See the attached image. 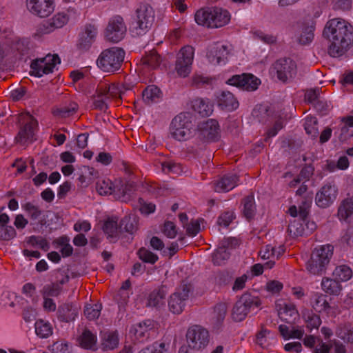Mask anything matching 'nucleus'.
Wrapping results in <instances>:
<instances>
[{
    "label": "nucleus",
    "mask_w": 353,
    "mask_h": 353,
    "mask_svg": "<svg viewBox=\"0 0 353 353\" xmlns=\"http://www.w3.org/2000/svg\"><path fill=\"white\" fill-rule=\"evenodd\" d=\"M323 37L330 42L329 54L340 57L347 50L353 40V28L343 19H332L326 23Z\"/></svg>",
    "instance_id": "1"
},
{
    "label": "nucleus",
    "mask_w": 353,
    "mask_h": 353,
    "mask_svg": "<svg viewBox=\"0 0 353 353\" xmlns=\"http://www.w3.org/2000/svg\"><path fill=\"white\" fill-rule=\"evenodd\" d=\"M333 250L334 247L329 244L314 249L309 260L306 262V270L314 275L325 274L333 255Z\"/></svg>",
    "instance_id": "2"
},
{
    "label": "nucleus",
    "mask_w": 353,
    "mask_h": 353,
    "mask_svg": "<svg viewBox=\"0 0 353 353\" xmlns=\"http://www.w3.org/2000/svg\"><path fill=\"white\" fill-rule=\"evenodd\" d=\"M194 19L199 25L208 28H219L230 21V15L226 10L221 8H206L198 10Z\"/></svg>",
    "instance_id": "3"
},
{
    "label": "nucleus",
    "mask_w": 353,
    "mask_h": 353,
    "mask_svg": "<svg viewBox=\"0 0 353 353\" xmlns=\"http://www.w3.org/2000/svg\"><path fill=\"white\" fill-rule=\"evenodd\" d=\"M125 57L124 50L118 47L104 50L97 60L98 67L106 72H114L120 69Z\"/></svg>",
    "instance_id": "4"
},
{
    "label": "nucleus",
    "mask_w": 353,
    "mask_h": 353,
    "mask_svg": "<svg viewBox=\"0 0 353 353\" xmlns=\"http://www.w3.org/2000/svg\"><path fill=\"white\" fill-rule=\"evenodd\" d=\"M193 127L192 115L189 112H181L172 119L170 134L178 141H185L192 137Z\"/></svg>",
    "instance_id": "5"
},
{
    "label": "nucleus",
    "mask_w": 353,
    "mask_h": 353,
    "mask_svg": "<svg viewBox=\"0 0 353 353\" xmlns=\"http://www.w3.org/2000/svg\"><path fill=\"white\" fill-rule=\"evenodd\" d=\"M261 302L256 296H253L249 292L243 294L235 303L232 312V317L234 321L240 322L245 319L251 308L258 307Z\"/></svg>",
    "instance_id": "6"
},
{
    "label": "nucleus",
    "mask_w": 353,
    "mask_h": 353,
    "mask_svg": "<svg viewBox=\"0 0 353 353\" xmlns=\"http://www.w3.org/2000/svg\"><path fill=\"white\" fill-rule=\"evenodd\" d=\"M154 21V12L148 4H142L137 9V20L133 23L132 33L137 36L145 34Z\"/></svg>",
    "instance_id": "7"
},
{
    "label": "nucleus",
    "mask_w": 353,
    "mask_h": 353,
    "mask_svg": "<svg viewBox=\"0 0 353 353\" xmlns=\"http://www.w3.org/2000/svg\"><path fill=\"white\" fill-rule=\"evenodd\" d=\"M188 348L200 350L205 348L209 343L208 331L201 325L190 327L186 333Z\"/></svg>",
    "instance_id": "8"
},
{
    "label": "nucleus",
    "mask_w": 353,
    "mask_h": 353,
    "mask_svg": "<svg viewBox=\"0 0 353 353\" xmlns=\"http://www.w3.org/2000/svg\"><path fill=\"white\" fill-rule=\"evenodd\" d=\"M192 291V288L190 284L182 283L170 297L168 306L170 312L173 314H181L184 310Z\"/></svg>",
    "instance_id": "9"
},
{
    "label": "nucleus",
    "mask_w": 353,
    "mask_h": 353,
    "mask_svg": "<svg viewBox=\"0 0 353 353\" xmlns=\"http://www.w3.org/2000/svg\"><path fill=\"white\" fill-rule=\"evenodd\" d=\"M272 70L278 79L283 83L293 79L297 72L296 64L290 58L278 59L273 63Z\"/></svg>",
    "instance_id": "10"
},
{
    "label": "nucleus",
    "mask_w": 353,
    "mask_h": 353,
    "mask_svg": "<svg viewBox=\"0 0 353 353\" xmlns=\"http://www.w3.org/2000/svg\"><path fill=\"white\" fill-rule=\"evenodd\" d=\"M127 28L123 19L117 15L110 19L105 30V39L112 43H118L121 41L126 33Z\"/></svg>",
    "instance_id": "11"
},
{
    "label": "nucleus",
    "mask_w": 353,
    "mask_h": 353,
    "mask_svg": "<svg viewBox=\"0 0 353 353\" xmlns=\"http://www.w3.org/2000/svg\"><path fill=\"white\" fill-rule=\"evenodd\" d=\"M60 62V58L57 54L53 56L48 54L46 57L36 59L30 65L32 69L30 74L41 77L44 74H50L52 72L55 65Z\"/></svg>",
    "instance_id": "12"
},
{
    "label": "nucleus",
    "mask_w": 353,
    "mask_h": 353,
    "mask_svg": "<svg viewBox=\"0 0 353 353\" xmlns=\"http://www.w3.org/2000/svg\"><path fill=\"white\" fill-rule=\"evenodd\" d=\"M226 83L246 91H254L261 83L259 79L250 73L233 75L228 79Z\"/></svg>",
    "instance_id": "13"
},
{
    "label": "nucleus",
    "mask_w": 353,
    "mask_h": 353,
    "mask_svg": "<svg viewBox=\"0 0 353 353\" xmlns=\"http://www.w3.org/2000/svg\"><path fill=\"white\" fill-rule=\"evenodd\" d=\"M194 52V48L190 46L181 49L176 61V70L181 77H185L190 72Z\"/></svg>",
    "instance_id": "14"
},
{
    "label": "nucleus",
    "mask_w": 353,
    "mask_h": 353,
    "mask_svg": "<svg viewBox=\"0 0 353 353\" xmlns=\"http://www.w3.org/2000/svg\"><path fill=\"white\" fill-rule=\"evenodd\" d=\"M199 138L205 142L216 141L220 137V127L215 119H208L199 125Z\"/></svg>",
    "instance_id": "15"
},
{
    "label": "nucleus",
    "mask_w": 353,
    "mask_h": 353,
    "mask_svg": "<svg viewBox=\"0 0 353 353\" xmlns=\"http://www.w3.org/2000/svg\"><path fill=\"white\" fill-rule=\"evenodd\" d=\"M26 123L21 127L15 139L21 144H25L27 141L32 142L35 131L38 126V122L32 115H26Z\"/></svg>",
    "instance_id": "16"
},
{
    "label": "nucleus",
    "mask_w": 353,
    "mask_h": 353,
    "mask_svg": "<svg viewBox=\"0 0 353 353\" xmlns=\"http://www.w3.org/2000/svg\"><path fill=\"white\" fill-rule=\"evenodd\" d=\"M337 194L338 189L335 185L326 184L316 194V204L321 208H326L334 203Z\"/></svg>",
    "instance_id": "17"
},
{
    "label": "nucleus",
    "mask_w": 353,
    "mask_h": 353,
    "mask_svg": "<svg viewBox=\"0 0 353 353\" xmlns=\"http://www.w3.org/2000/svg\"><path fill=\"white\" fill-rule=\"evenodd\" d=\"M27 8L39 17H47L54 11V0H27Z\"/></svg>",
    "instance_id": "18"
},
{
    "label": "nucleus",
    "mask_w": 353,
    "mask_h": 353,
    "mask_svg": "<svg viewBox=\"0 0 353 353\" xmlns=\"http://www.w3.org/2000/svg\"><path fill=\"white\" fill-rule=\"evenodd\" d=\"M154 321L147 319L134 325L130 332L135 336L137 339L143 342L150 338L151 332H154Z\"/></svg>",
    "instance_id": "19"
},
{
    "label": "nucleus",
    "mask_w": 353,
    "mask_h": 353,
    "mask_svg": "<svg viewBox=\"0 0 353 353\" xmlns=\"http://www.w3.org/2000/svg\"><path fill=\"white\" fill-rule=\"evenodd\" d=\"M97 34V28L91 24L85 26V30L83 32L78 40L77 47L78 50L85 52L90 49L93 43Z\"/></svg>",
    "instance_id": "20"
},
{
    "label": "nucleus",
    "mask_w": 353,
    "mask_h": 353,
    "mask_svg": "<svg viewBox=\"0 0 353 353\" xmlns=\"http://www.w3.org/2000/svg\"><path fill=\"white\" fill-rule=\"evenodd\" d=\"M216 103L222 110L233 111L238 108L239 101L229 91H222L216 97Z\"/></svg>",
    "instance_id": "21"
},
{
    "label": "nucleus",
    "mask_w": 353,
    "mask_h": 353,
    "mask_svg": "<svg viewBox=\"0 0 353 353\" xmlns=\"http://www.w3.org/2000/svg\"><path fill=\"white\" fill-rule=\"evenodd\" d=\"M229 51L225 45H216L207 52L208 61L213 64H219L227 59Z\"/></svg>",
    "instance_id": "22"
},
{
    "label": "nucleus",
    "mask_w": 353,
    "mask_h": 353,
    "mask_svg": "<svg viewBox=\"0 0 353 353\" xmlns=\"http://www.w3.org/2000/svg\"><path fill=\"white\" fill-rule=\"evenodd\" d=\"M119 218L116 216L108 217L103 225V230L107 234L108 239L117 240L120 234L123 233V229L118 224Z\"/></svg>",
    "instance_id": "23"
},
{
    "label": "nucleus",
    "mask_w": 353,
    "mask_h": 353,
    "mask_svg": "<svg viewBox=\"0 0 353 353\" xmlns=\"http://www.w3.org/2000/svg\"><path fill=\"white\" fill-rule=\"evenodd\" d=\"M337 216L341 221L349 222L353 220V196L341 201L338 207Z\"/></svg>",
    "instance_id": "24"
},
{
    "label": "nucleus",
    "mask_w": 353,
    "mask_h": 353,
    "mask_svg": "<svg viewBox=\"0 0 353 353\" xmlns=\"http://www.w3.org/2000/svg\"><path fill=\"white\" fill-rule=\"evenodd\" d=\"M239 176L236 174L224 175L215 185L216 192H228L237 185Z\"/></svg>",
    "instance_id": "25"
},
{
    "label": "nucleus",
    "mask_w": 353,
    "mask_h": 353,
    "mask_svg": "<svg viewBox=\"0 0 353 353\" xmlns=\"http://www.w3.org/2000/svg\"><path fill=\"white\" fill-rule=\"evenodd\" d=\"M9 220V216L6 214H0V241H10L17 234L12 226L6 225Z\"/></svg>",
    "instance_id": "26"
},
{
    "label": "nucleus",
    "mask_w": 353,
    "mask_h": 353,
    "mask_svg": "<svg viewBox=\"0 0 353 353\" xmlns=\"http://www.w3.org/2000/svg\"><path fill=\"white\" fill-rule=\"evenodd\" d=\"M58 318L63 322H70L75 319L78 308L72 304L65 303L59 307Z\"/></svg>",
    "instance_id": "27"
},
{
    "label": "nucleus",
    "mask_w": 353,
    "mask_h": 353,
    "mask_svg": "<svg viewBox=\"0 0 353 353\" xmlns=\"http://www.w3.org/2000/svg\"><path fill=\"white\" fill-rule=\"evenodd\" d=\"M322 290L330 295H339L342 290V285L341 283L332 278L323 277L321 281Z\"/></svg>",
    "instance_id": "28"
},
{
    "label": "nucleus",
    "mask_w": 353,
    "mask_h": 353,
    "mask_svg": "<svg viewBox=\"0 0 353 353\" xmlns=\"http://www.w3.org/2000/svg\"><path fill=\"white\" fill-rule=\"evenodd\" d=\"M136 185L132 181H127L124 184H121L119 187L117 186L114 188V192L118 195L119 199L123 202H128L130 200L132 194L135 190Z\"/></svg>",
    "instance_id": "29"
},
{
    "label": "nucleus",
    "mask_w": 353,
    "mask_h": 353,
    "mask_svg": "<svg viewBox=\"0 0 353 353\" xmlns=\"http://www.w3.org/2000/svg\"><path fill=\"white\" fill-rule=\"evenodd\" d=\"M80 346L86 350L96 351L97 336L88 329H85L79 339Z\"/></svg>",
    "instance_id": "30"
},
{
    "label": "nucleus",
    "mask_w": 353,
    "mask_h": 353,
    "mask_svg": "<svg viewBox=\"0 0 353 353\" xmlns=\"http://www.w3.org/2000/svg\"><path fill=\"white\" fill-rule=\"evenodd\" d=\"M68 21V17L65 13H58L52 19L43 23L46 32L53 31L56 28H62Z\"/></svg>",
    "instance_id": "31"
},
{
    "label": "nucleus",
    "mask_w": 353,
    "mask_h": 353,
    "mask_svg": "<svg viewBox=\"0 0 353 353\" xmlns=\"http://www.w3.org/2000/svg\"><path fill=\"white\" fill-rule=\"evenodd\" d=\"M160 89L154 85H148L142 93L143 100L147 105L157 102L161 98Z\"/></svg>",
    "instance_id": "32"
},
{
    "label": "nucleus",
    "mask_w": 353,
    "mask_h": 353,
    "mask_svg": "<svg viewBox=\"0 0 353 353\" xmlns=\"http://www.w3.org/2000/svg\"><path fill=\"white\" fill-rule=\"evenodd\" d=\"M192 109L202 117H207L213 112V105L208 100L196 99L192 101Z\"/></svg>",
    "instance_id": "33"
},
{
    "label": "nucleus",
    "mask_w": 353,
    "mask_h": 353,
    "mask_svg": "<svg viewBox=\"0 0 353 353\" xmlns=\"http://www.w3.org/2000/svg\"><path fill=\"white\" fill-rule=\"evenodd\" d=\"M139 218L134 214L125 216L120 221V228L123 232L134 234L138 229Z\"/></svg>",
    "instance_id": "34"
},
{
    "label": "nucleus",
    "mask_w": 353,
    "mask_h": 353,
    "mask_svg": "<svg viewBox=\"0 0 353 353\" xmlns=\"http://www.w3.org/2000/svg\"><path fill=\"white\" fill-rule=\"evenodd\" d=\"M30 40L27 38L14 39L11 43V49L16 52L20 56L29 54L30 52Z\"/></svg>",
    "instance_id": "35"
},
{
    "label": "nucleus",
    "mask_w": 353,
    "mask_h": 353,
    "mask_svg": "<svg viewBox=\"0 0 353 353\" xmlns=\"http://www.w3.org/2000/svg\"><path fill=\"white\" fill-rule=\"evenodd\" d=\"M167 294L166 286L161 285L159 289L151 292L148 299V305L153 307L159 305L165 299Z\"/></svg>",
    "instance_id": "36"
},
{
    "label": "nucleus",
    "mask_w": 353,
    "mask_h": 353,
    "mask_svg": "<svg viewBox=\"0 0 353 353\" xmlns=\"http://www.w3.org/2000/svg\"><path fill=\"white\" fill-rule=\"evenodd\" d=\"M110 94L112 97H119L122 99V95L124 94V91L122 90V87L119 83H112L109 85H105L104 88H101L99 90L98 97H101L106 94Z\"/></svg>",
    "instance_id": "37"
},
{
    "label": "nucleus",
    "mask_w": 353,
    "mask_h": 353,
    "mask_svg": "<svg viewBox=\"0 0 353 353\" xmlns=\"http://www.w3.org/2000/svg\"><path fill=\"white\" fill-rule=\"evenodd\" d=\"M227 305L225 303H219L214 307L213 321L214 326L219 328L221 325L227 312Z\"/></svg>",
    "instance_id": "38"
},
{
    "label": "nucleus",
    "mask_w": 353,
    "mask_h": 353,
    "mask_svg": "<svg viewBox=\"0 0 353 353\" xmlns=\"http://www.w3.org/2000/svg\"><path fill=\"white\" fill-rule=\"evenodd\" d=\"M312 305L316 312H321L330 308L327 295L317 293L312 299Z\"/></svg>",
    "instance_id": "39"
},
{
    "label": "nucleus",
    "mask_w": 353,
    "mask_h": 353,
    "mask_svg": "<svg viewBox=\"0 0 353 353\" xmlns=\"http://www.w3.org/2000/svg\"><path fill=\"white\" fill-rule=\"evenodd\" d=\"M141 62L143 65L148 68L156 69L160 65L161 58L157 54V51L151 50L141 58Z\"/></svg>",
    "instance_id": "40"
},
{
    "label": "nucleus",
    "mask_w": 353,
    "mask_h": 353,
    "mask_svg": "<svg viewBox=\"0 0 353 353\" xmlns=\"http://www.w3.org/2000/svg\"><path fill=\"white\" fill-rule=\"evenodd\" d=\"M332 276L340 283L347 281L352 276V271L349 266L341 265L336 267L332 272Z\"/></svg>",
    "instance_id": "41"
},
{
    "label": "nucleus",
    "mask_w": 353,
    "mask_h": 353,
    "mask_svg": "<svg viewBox=\"0 0 353 353\" xmlns=\"http://www.w3.org/2000/svg\"><path fill=\"white\" fill-rule=\"evenodd\" d=\"M119 344V337L116 332L105 333L103 335L101 347L103 350H113Z\"/></svg>",
    "instance_id": "42"
},
{
    "label": "nucleus",
    "mask_w": 353,
    "mask_h": 353,
    "mask_svg": "<svg viewBox=\"0 0 353 353\" xmlns=\"http://www.w3.org/2000/svg\"><path fill=\"white\" fill-rule=\"evenodd\" d=\"M255 203L254 196H248L243 200V214L248 220L252 219L255 215Z\"/></svg>",
    "instance_id": "43"
},
{
    "label": "nucleus",
    "mask_w": 353,
    "mask_h": 353,
    "mask_svg": "<svg viewBox=\"0 0 353 353\" xmlns=\"http://www.w3.org/2000/svg\"><path fill=\"white\" fill-rule=\"evenodd\" d=\"M230 255L227 249L220 245L213 253L212 262L214 265H221L229 259Z\"/></svg>",
    "instance_id": "44"
},
{
    "label": "nucleus",
    "mask_w": 353,
    "mask_h": 353,
    "mask_svg": "<svg viewBox=\"0 0 353 353\" xmlns=\"http://www.w3.org/2000/svg\"><path fill=\"white\" fill-rule=\"evenodd\" d=\"M288 312L290 313V317L299 316L298 311L296 310L294 304H285L284 307L279 311L278 315L281 321H285L287 323H292V319L284 316V315L287 314Z\"/></svg>",
    "instance_id": "45"
},
{
    "label": "nucleus",
    "mask_w": 353,
    "mask_h": 353,
    "mask_svg": "<svg viewBox=\"0 0 353 353\" xmlns=\"http://www.w3.org/2000/svg\"><path fill=\"white\" fill-rule=\"evenodd\" d=\"M34 326L36 334L41 338H47L52 333L50 324L43 320L36 321Z\"/></svg>",
    "instance_id": "46"
},
{
    "label": "nucleus",
    "mask_w": 353,
    "mask_h": 353,
    "mask_svg": "<svg viewBox=\"0 0 353 353\" xmlns=\"http://www.w3.org/2000/svg\"><path fill=\"white\" fill-rule=\"evenodd\" d=\"M303 318L307 323V327L310 329H318L321 323L320 316L311 311L303 313Z\"/></svg>",
    "instance_id": "47"
},
{
    "label": "nucleus",
    "mask_w": 353,
    "mask_h": 353,
    "mask_svg": "<svg viewBox=\"0 0 353 353\" xmlns=\"http://www.w3.org/2000/svg\"><path fill=\"white\" fill-rule=\"evenodd\" d=\"M137 254L142 261L150 264H154L159 259V257L156 254L145 248H141L138 250Z\"/></svg>",
    "instance_id": "48"
},
{
    "label": "nucleus",
    "mask_w": 353,
    "mask_h": 353,
    "mask_svg": "<svg viewBox=\"0 0 353 353\" xmlns=\"http://www.w3.org/2000/svg\"><path fill=\"white\" fill-rule=\"evenodd\" d=\"M314 27L313 26L303 27L299 38V42L301 45H307L312 42L314 39Z\"/></svg>",
    "instance_id": "49"
},
{
    "label": "nucleus",
    "mask_w": 353,
    "mask_h": 353,
    "mask_svg": "<svg viewBox=\"0 0 353 353\" xmlns=\"http://www.w3.org/2000/svg\"><path fill=\"white\" fill-rule=\"evenodd\" d=\"M269 107L266 105H256L252 111V116L257 119L261 123H264L267 121L269 117Z\"/></svg>",
    "instance_id": "50"
},
{
    "label": "nucleus",
    "mask_w": 353,
    "mask_h": 353,
    "mask_svg": "<svg viewBox=\"0 0 353 353\" xmlns=\"http://www.w3.org/2000/svg\"><path fill=\"white\" fill-rule=\"evenodd\" d=\"M317 120L316 118H307L304 123L306 133L310 135L312 139H316L319 135V130L316 127Z\"/></svg>",
    "instance_id": "51"
},
{
    "label": "nucleus",
    "mask_w": 353,
    "mask_h": 353,
    "mask_svg": "<svg viewBox=\"0 0 353 353\" xmlns=\"http://www.w3.org/2000/svg\"><path fill=\"white\" fill-rule=\"evenodd\" d=\"M61 290V288L57 283H52L51 285H46L41 293L43 298L48 296H57Z\"/></svg>",
    "instance_id": "52"
},
{
    "label": "nucleus",
    "mask_w": 353,
    "mask_h": 353,
    "mask_svg": "<svg viewBox=\"0 0 353 353\" xmlns=\"http://www.w3.org/2000/svg\"><path fill=\"white\" fill-rule=\"evenodd\" d=\"M101 309V305H87L84 309V314L89 320H94L99 316Z\"/></svg>",
    "instance_id": "53"
},
{
    "label": "nucleus",
    "mask_w": 353,
    "mask_h": 353,
    "mask_svg": "<svg viewBox=\"0 0 353 353\" xmlns=\"http://www.w3.org/2000/svg\"><path fill=\"white\" fill-rule=\"evenodd\" d=\"M78 105L75 103H70L68 106H63L57 109L54 112V114L61 117H67L73 114L77 110Z\"/></svg>",
    "instance_id": "54"
},
{
    "label": "nucleus",
    "mask_w": 353,
    "mask_h": 353,
    "mask_svg": "<svg viewBox=\"0 0 353 353\" xmlns=\"http://www.w3.org/2000/svg\"><path fill=\"white\" fill-rule=\"evenodd\" d=\"M163 171L166 173L179 174L181 172V165L173 161H165L161 163Z\"/></svg>",
    "instance_id": "55"
},
{
    "label": "nucleus",
    "mask_w": 353,
    "mask_h": 353,
    "mask_svg": "<svg viewBox=\"0 0 353 353\" xmlns=\"http://www.w3.org/2000/svg\"><path fill=\"white\" fill-rule=\"evenodd\" d=\"M28 243L32 245H39V248L44 251H48L50 246L46 239L41 236H31L29 238Z\"/></svg>",
    "instance_id": "56"
},
{
    "label": "nucleus",
    "mask_w": 353,
    "mask_h": 353,
    "mask_svg": "<svg viewBox=\"0 0 353 353\" xmlns=\"http://www.w3.org/2000/svg\"><path fill=\"white\" fill-rule=\"evenodd\" d=\"M23 208L29 214L32 219L36 220L41 214V210L30 202L25 203Z\"/></svg>",
    "instance_id": "57"
},
{
    "label": "nucleus",
    "mask_w": 353,
    "mask_h": 353,
    "mask_svg": "<svg viewBox=\"0 0 353 353\" xmlns=\"http://www.w3.org/2000/svg\"><path fill=\"white\" fill-rule=\"evenodd\" d=\"M303 223H299V221H294L292 222L288 228V232L290 235H293L294 236H302L303 234Z\"/></svg>",
    "instance_id": "58"
},
{
    "label": "nucleus",
    "mask_w": 353,
    "mask_h": 353,
    "mask_svg": "<svg viewBox=\"0 0 353 353\" xmlns=\"http://www.w3.org/2000/svg\"><path fill=\"white\" fill-rule=\"evenodd\" d=\"M96 190L101 195L111 194L113 192L111 185L105 181L97 182L96 184Z\"/></svg>",
    "instance_id": "59"
},
{
    "label": "nucleus",
    "mask_w": 353,
    "mask_h": 353,
    "mask_svg": "<svg viewBox=\"0 0 353 353\" xmlns=\"http://www.w3.org/2000/svg\"><path fill=\"white\" fill-rule=\"evenodd\" d=\"M341 241L347 246H353V227L350 226L347 228L341 238Z\"/></svg>",
    "instance_id": "60"
},
{
    "label": "nucleus",
    "mask_w": 353,
    "mask_h": 353,
    "mask_svg": "<svg viewBox=\"0 0 353 353\" xmlns=\"http://www.w3.org/2000/svg\"><path fill=\"white\" fill-rule=\"evenodd\" d=\"M334 10H348L352 7V0H331Z\"/></svg>",
    "instance_id": "61"
},
{
    "label": "nucleus",
    "mask_w": 353,
    "mask_h": 353,
    "mask_svg": "<svg viewBox=\"0 0 353 353\" xmlns=\"http://www.w3.org/2000/svg\"><path fill=\"white\" fill-rule=\"evenodd\" d=\"M163 234L168 238L173 239L176 235V226L174 223L171 221H166L164 223V228L163 230Z\"/></svg>",
    "instance_id": "62"
},
{
    "label": "nucleus",
    "mask_w": 353,
    "mask_h": 353,
    "mask_svg": "<svg viewBox=\"0 0 353 353\" xmlns=\"http://www.w3.org/2000/svg\"><path fill=\"white\" fill-rule=\"evenodd\" d=\"M140 211L143 214H149L155 210V205L152 203H146L142 198L139 199Z\"/></svg>",
    "instance_id": "63"
},
{
    "label": "nucleus",
    "mask_w": 353,
    "mask_h": 353,
    "mask_svg": "<svg viewBox=\"0 0 353 353\" xmlns=\"http://www.w3.org/2000/svg\"><path fill=\"white\" fill-rule=\"evenodd\" d=\"M233 212H225L223 213L217 220V223L219 225H223L224 227H228L230 223L233 220Z\"/></svg>",
    "instance_id": "64"
}]
</instances>
